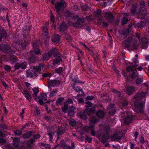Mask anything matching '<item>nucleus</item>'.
Instances as JSON below:
<instances>
[{"label":"nucleus","mask_w":149,"mask_h":149,"mask_svg":"<svg viewBox=\"0 0 149 149\" xmlns=\"http://www.w3.org/2000/svg\"><path fill=\"white\" fill-rule=\"evenodd\" d=\"M97 120L95 119L94 117H93V118L90 119V123L91 124V127H90L86 126L83 130V131L85 132H88L91 131V134L93 136L95 135V133L93 130V128L94 126V125L97 122Z\"/></svg>","instance_id":"nucleus-3"},{"label":"nucleus","mask_w":149,"mask_h":149,"mask_svg":"<svg viewBox=\"0 0 149 149\" xmlns=\"http://www.w3.org/2000/svg\"><path fill=\"white\" fill-rule=\"evenodd\" d=\"M19 141L20 140L19 139L16 138H14L13 141V144L15 148H18V144Z\"/></svg>","instance_id":"nucleus-18"},{"label":"nucleus","mask_w":149,"mask_h":149,"mask_svg":"<svg viewBox=\"0 0 149 149\" xmlns=\"http://www.w3.org/2000/svg\"><path fill=\"white\" fill-rule=\"evenodd\" d=\"M112 138H113L116 139L118 138L117 134H116V136L114 135V136H113L112 137Z\"/></svg>","instance_id":"nucleus-59"},{"label":"nucleus","mask_w":149,"mask_h":149,"mask_svg":"<svg viewBox=\"0 0 149 149\" xmlns=\"http://www.w3.org/2000/svg\"><path fill=\"white\" fill-rule=\"evenodd\" d=\"M128 21V19L126 17H124L122 20L121 23L122 25L125 24Z\"/></svg>","instance_id":"nucleus-32"},{"label":"nucleus","mask_w":149,"mask_h":149,"mask_svg":"<svg viewBox=\"0 0 149 149\" xmlns=\"http://www.w3.org/2000/svg\"><path fill=\"white\" fill-rule=\"evenodd\" d=\"M96 116L100 118H103L104 116V113L102 111H99L96 113Z\"/></svg>","instance_id":"nucleus-19"},{"label":"nucleus","mask_w":149,"mask_h":149,"mask_svg":"<svg viewBox=\"0 0 149 149\" xmlns=\"http://www.w3.org/2000/svg\"><path fill=\"white\" fill-rule=\"evenodd\" d=\"M29 60L31 62H34L36 60V58L35 56L31 55L29 58Z\"/></svg>","instance_id":"nucleus-28"},{"label":"nucleus","mask_w":149,"mask_h":149,"mask_svg":"<svg viewBox=\"0 0 149 149\" xmlns=\"http://www.w3.org/2000/svg\"><path fill=\"white\" fill-rule=\"evenodd\" d=\"M68 104H67V103L65 102L64 103V106L63 108V112L65 113L68 109Z\"/></svg>","instance_id":"nucleus-27"},{"label":"nucleus","mask_w":149,"mask_h":149,"mask_svg":"<svg viewBox=\"0 0 149 149\" xmlns=\"http://www.w3.org/2000/svg\"><path fill=\"white\" fill-rule=\"evenodd\" d=\"M86 104V107L87 108L85 111L80 112L79 115L80 118L83 119H85L87 118L86 113L88 115L94 113L96 107V106L89 102H87Z\"/></svg>","instance_id":"nucleus-1"},{"label":"nucleus","mask_w":149,"mask_h":149,"mask_svg":"<svg viewBox=\"0 0 149 149\" xmlns=\"http://www.w3.org/2000/svg\"><path fill=\"white\" fill-rule=\"evenodd\" d=\"M93 98V96H88L87 97V99L88 100H92Z\"/></svg>","instance_id":"nucleus-52"},{"label":"nucleus","mask_w":149,"mask_h":149,"mask_svg":"<svg viewBox=\"0 0 149 149\" xmlns=\"http://www.w3.org/2000/svg\"><path fill=\"white\" fill-rule=\"evenodd\" d=\"M140 4L141 6H144L145 5V3L143 1H141L140 2Z\"/></svg>","instance_id":"nucleus-57"},{"label":"nucleus","mask_w":149,"mask_h":149,"mask_svg":"<svg viewBox=\"0 0 149 149\" xmlns=\"http://www.w3.org/2000/svg\"><path fill=\"white\" fill-rule=\"evenodd\" d=\"M66 5L63 1H62L60 3H57L55 5V8L56 11L58 13L63 8L66 7Z\"/></svg>","instance_id":"nucleus-7"},{"label":"nucleus","mask_w":149,"mask_h":149,"mask_svg":"<svg viewBox=\"0 0 149 149\" xmlns=\"http://www.w3.org/2000/svg\"><path fill=\"white\" fill-rule=\"evenodd\" d=\"M74 9L76 10H78V7H77V6L76 5H74Z\"/></svg>","instance_id":"nucleus-60"},{"label":"nucleus","mask_w":149,"mask_h":149,"mask_svg":"<svg viewBox=\"0 0 149 149\" xmlns=\"http://www.w3.org/2000/svg\"><path fill=\"white\" fill-rule=\"evenodd\" d=\"M23 94L24 96L28 100L31 97V94L27 90H24Z\"/></svg>","instance_id":"nucleus-23"},{"label":"nucleus","mask_w":149,"mask_h":149,"mask_svg":"<svg viewBox=\"0 0 149 149\" xmlns=\"http://www.w3.org/2000/svg\"><path fill=\"white\" fill-rule=\"evenodd\" d=\"M109 138V136H108L107 134L105 136H103L102 137V139H104L103 141L102 140L103 142H104L106 141Z\"/></svg>","instance_id":"nucleus-31"},{"label":"nucleus","mask_w":149,"mask_h":149,"mask_svg":"<svg viewBox=\"0 0 149 149\" xmlns=\"http://www.w3.org/2000/svg\"><path fill=\"white\" fill-rule=\"evenodd\" d=\"M69 124L72 126H74L76 124V122L74 121L73 120L70 119L69 120Z\"/></svg>","instance_id":"nucleus-30"},{"label":"nucleus","mask_w":149,"mask_h":149,"mask_svg":"<svg viewBox=\"0 0 149 149\" xmlns=\"http://www.w3.org/2000/svg\"><path fill=\"white\" fill-rule=\"evenodd\" d=\"M114 93L118 96H120V93L119 92H118L116 91H114Z\"/></svg>","instance_id":"nucleus-47"},{"label":"nucleus","mask_w":149,"mask_h":149,"mask_svg":"<svg viewBox=\"0 0 149 149\" xmlns=\"http://www.w3.org/2000/svg\"><path fill=\"white\" fill-rule=\"evenodd\" d=\"M63 71V68L61 67H60L56 70V72L59 74H61Z\"/></svg>","instance_id":"nucleus-29"},{"label":"nucleus","mask_w":149,"mask_h":149,"mask_svg":"<svg viewBox=\"0 0 149 149\" xmlns=\"http://www.w3.org/2000/svg\"><path fill=\"white\" fill-rule=\"evenodd\" d=\"M132 66H128L127 67V71L128 72L132 71Z\"/></svg>","instance_id":"nucleus-48"},{"label":"nucleus","mask_w":149,"mask_h":149,"mask_svg":"<svg viewBox=\"0 0 149 149\" xmlns=\"http://www.w3.org/2000/svg\"><path fill=\"white\" fill-rule=\"evenodd\" d=\"M64 132V129L62 127H58V134H62Z\"/></svg>","instance_id":"nucleus-26"},{"label":"nucleus","mask_w":149,"mask_h":149,"mask_svg":"<svg viewBox=\"0 0 149 149\" xmlns=\"http://www.w3.org/2000/svg\"><path fill=\"white\" fill-rule=\"evenodd\" d=\"M137 69L139 71H141L142 69V67L139 66L138 67Z\"/></svg>","instance_id":"nucleus-62"},{"label":"nucleus","mask_w":149,"mask_h":149,"mask_svg":"<svg viewBox=\"0 0 149 149\" xmlns=\"http://www.w3.org/2000/svg\"><path fill=\"white\" fill-rule=\"evenodd\" d=\"M81 45H82L85 48L87 49L88 47L87 46L84 44L83 43H81Z\"/></svg>","instance_id":"nucleus-56"},{"label":"nucleus","mask_w":149,"mask_h":149,"mask_svg":"<svg viewBox=\"0 0 149 149\" xmlns=\"http://www.w3.org/2000/svg\"><path fill=\"white\" fill-rule=\"evenodd\" d=\"M52 41L56 43H58L60 41V37L57 34H55L52 37Z\"/></svg>","instance_id":"nucleus-8"},{"label":"nucleus","mask_w":149,"mask_h":149,"mask_svg":"<svg viewBox=\"0 0 149 149\" xmlns=\"http://www.w3.org/2000/svg\"><path fill=\"white\" fill-rule=\"evenodd\" d=\"M95 13L96 15H99L101 14V11L100 10H98L95 11Z\"/></svg>","instance_id":"nucleus-49"},{"label":"nucleus","mask_w":149,"mask_h":149,"mask_svg":"<svg viewBox=\"0 0 149 149\" xmlns=\"http://www.w3.org/2000/svg\"><path fill=\"white\" fill-rule=\"evenodd\" d=\"M24 111L23 109L22 110V113H20V115L21 116L22 118H23V116H22V115L24 114Z\"/></svg>","instance_id":"nucleus-55"},{"label":"nucleus","mask_w":149,"mask_h":149,"mask_svg":"<svg viewBox=\"0 0 149 149\" xmlns=\"http://www.w3.org/2000/svg\"><path fill=\"white\" fill-rule=\"evenodd\" d=\"M138 135V133L137 132H136L134 134V136L135 138H136Z\"/></svg>","instance_id":"nucleus-58"},{"label":"nucleus","mask_w":149,"mask_h":149,"mask_svg":"<svg viewBox=\"0 0 149 149\" xmlns=\"http://www.w3.org/2000/svg\"><path fill=\"white\" fill-rule=\"evenodd\" d=\"M42 76L47 77L50 76V74L49 73H45L42 74Z\"/></svg>","instance_id":"nucleus-50"},{"label":"nucleus","mask_w":149,"mask_h":149,"mask_svg":"<svg viewBox=\"0 0 149 149\" xmlns=\"http://www.w3.org/2000/svg\"><path fill=\"white\" fill-rule=\"evenodd\" d=\"M31 92L35 99L36 100L37 98V88L36 87L33 88L32 89V91Z\"/></svg>","instance_id":"nucleus-17"},{"label":"nucleus","mask_w":149,"mask_h":149,"mask_svg":"<svg viewBox=\"0 0 149 149\" xmlns=\"http://www.w3.org/2000/svg\"><path fill=\"white\" fill-rule=\"evenodd\" d=\"M132 121V117L128 115H127V117L124 120V123L125 124H129Z\"/></svg>","instance_id":"nucleus-16"},{"label":"nucleus","mask_w":149,"mask_h":149,"mask_svg":"<svg viewBox=\"0 0 149 149\" xmlns=\"http://www.w3.org/2000/svg\"><path fill=\"white\" fill-rule=\"evenodd\" d=\"M4 68L7 71H9L11 70V68L9 66L6 65L4 66Z\"/></svg>","instance_id":"nucleus-40"},{"label":"nucleus","mask_w":149,"mask_h":149,"mask_svg":"<svg viewBox=\"0 0 149 149\" xmlns=\"http://www.w3.org/2000/svg\"><path fill=\"white\" fill-rule=\"evenodd\" d=\"M109 113L111 115H113L114 113V111H113V112H111L109 110Z\"/></svg>","instance_id":"nucleus-63"},{"label":"nucleus","mask_w":149,"mask_h":149,"mask_svg":"<svg viewBox=\"0 0 149 149\" xmlns=\"http://www.w3.org/2000/svg\"><path fill=\"white\" fill-rule=\"evenodd\" d=\"M25 83L27 87H29L31 86V84L27 82H25Z\"/></svg>","instance_id":"nucleus-53"},{"label":"nucleus","mask_w":149,"mask_h":149,"mask_svg":"<svg viewBox=\"0 0 149 149\" xmlns=\"http://www.w3.org/2000/svg\"><path fill=\"white\" fill-rule=\"evenodd\" d=\"M139 26L140 27L143 26L145 25V23L144 22L142 21L140 23H139Z\"/></svg>","instance_id":"nucleus-41"},{"label":"nucleus","mask_w":149,"mask_h":149,"mask_svg":"<svg viewBox=\"0 0 149 149\" xmlns=\"http://www.w3.org/2000/svg\"><path fill=\"white\" fill-rule=\"evenodd\" d=\"M105 17L109 22H111L113 19V16L111 13H107L106 14Z\"/></svg>","instance_id":"nucleus-11"},{"label":"nucleus","mask_w":149,"mask_h":149,"mask_svg":"<svg viewBox=\"0 0 149 149\" xmlns=\"http://www.w3.org/2000/svg\"><path fill=\"white\" fill-rule=\"evenodd\" d=\"M134 91L133 87H129L127 88L126 92L129 95H130Z\"/></svg>","instance_id":"nucleus-20"},{"label":"nucleus","mask_w":149,"mask_h":149,"mask_svg":"<svg viewBox=\"0 0 149 149\" xmlns=\"http://www.w3.org/2000/svg\"><path fill=\"white\" fill-rule=\"evenodd\" d=\"M22 132L21 131H16L14 132L15 134L16 135H20L21 134Z\"/></svg>","instance_id":"nucleus-43"},{"label":"nucleus","mask_w":149,"mask_h":149,"mask_svg":"<svg viewBox=\"0 0 149 149\" xmlns=\"http://www.w3.org/2000/svg\"><path fill=\"white\" fill-rule=\"evenodd\" d=\"M31 134L32 132H27L23 135V137L24 139H27L31 136Z\"/></svg>","instance_id":"nucleus-25"},{"label":"nucleus","mask_w":149,"mask_h":149,"mask_svg":"<svg viewBox=\"0 0 149 149\" xmlns=\"http://www.w3.org/2000/svg\"><path fill=\"white\" fill-rule=\"evenodd\" d=\"M133 61L135 63L134 65V67H137L138 66L137 64L138 63V61L135 58L133 59Z\"/></svg>","instance_id":"nucleus-37"},{"label":"nucleus","mask_w":149,"mask_h":149,"mask_svg":"<svg viewBox=\"0 0 149 149\" xmlns=\"http://www.w3.org/2000/svg\"><path fill=\"white\" fill-rule=\"evenodd\" d=\"M139 101L137 100L134 103V104L136 107H138V109H142L144 107L143 104L141 102H139Z\"/></svg>","instance_id":"nucleus-12"},{"label":"nucleus","mask_w":149,"mask_h":149,"mask_svg":"<svg viewBox=\"0 0 149 149\" xmlns=\"http://www.w3.org/2000/svg\"><path fill=\"white\" fill-rule=\"evenodd\" d=\"M15 68L16 69H18L20 68V64L16 63L15 65Z\"/></svg>","instance_id":"nucleus-45"},{"label":"nucleus","mask_w":149,"mask_h":149,"mask_svg":"<svg viewBox=\"0 0 149 149\" xmlns=\"http://www.w3.org/2000/svg\"><path fill=\"white\" fill-rule=\"evenodd\" d=\"M63 98H59L56 101V103L57 104H60L63 101Z\"/></svg>","instance_id":"nucleus-38"},{"label":"nucleus","mask_w":149,"mask_h":149,"mask_svg":"<svg viewBox=\"0 0 149 149\" xmlns=\"http://www.w3.org/2000/svg\"><path fill=\"white\" fill-rule=\"evenodd\" d=\"M78 101L79 103H81L84 102V100L82 98H80L78 100Z\"/></svg>","instance_id":"nucleus-54"},{"label":"nucleus","mask_w":149,"mask_h":149,"mask_svg":"<svg viewBox=\"0 0 149 149\" xmlns=\"http://www.w3.org/2000/svg\"><path fill=\"white\" fill-rule=\"evenodd\" d=\"M71 14L72 13L69 11H68L66 12V14H65V15L68 17H72Z\"/></svg>","instance_id":"nucleus-36"},{"label":"nucleus","mask_w":149,"mask_h":149,"mask_svg":"<svg viewBox=\"0 0 149 149\" xmlns=\"http://www.w3.org/2000/svg\"><path fill=\"white\" fill-rule=\"evenodd\" d=\"M58 53V52L56 49L52 48L50 50L47 54H45L42 56L41 60L42 61L47 60L50 58L52 54H57Z\"/></svg>","instance_id":"nucleus-2"},{"label":"nucleus","mask_w":149,"mask_h":149,"mask_svg":"<svg viewBox=\"0 0 149 149\" xmlns=\"http://www.w3.org/2000/svg\"><path fill=\"white\" fill-rule=\"evenodd\" d=\"M103 26H108V24L106 22H103Z\"/></svg>","instance_id":"nucleus-61"},{"label":"nucleus","mask_w":149,"mask_h":149,"mask_svg":"<svg viewBox=\"0 0 149 149\" xmlns=\"http://www.w3.org/2000/svg\"><path fill=\"white\" fill-rule=\"evenodd\" d=\"M6 142L5 139L1 138L0 139V145H2V144L5 143Z\"/></svg>","instance_id":"nucleus-39"},{"label":"nucleus","mask_w":149,"mask_h":149,"mask_svg":"<svg viewBox=\"0 0 149 149\" xmlns=\"http://www.w3.org/2000/svg\"><path fill=\"white\" fill-rule=\"evenodd\" d=\"M84 18L79 19L77 22L74 24V26L76 27H81L82 26V25L84 22Z\"/></svg>","instance_id":"nucleus-9"},{"label":"nucleus","mask_w":149,"mask_h":149,"mask_svg":"<svg viewBox=\"0 0 149 149\" xmlns=\"http://www.w3.org/2000/svg\"><path fill=\"white\" fill-rule=\"evenodd\" d=\"M0 49L3 52L6 53L12 54L13 52V51L10 49V47L6 45L1 44L0 46Z\"/></svg>","instance_id":"nucleus-4"},{"label":"nucleus","mask_w":149,"mask_h":149,"mask_svg":"<svg viewBox=\"0 0 149 149\" xmlns=\"http://www.w3.org/2000/svg\"><path fill=\"white\" fill-rule=\"evenodd\" d=\"M63 149H74V145L73 143H72L71 146H68L67 145H64L63 146Z\"/></svg>","instance_id":"nucleus-24"},{"label":"nucleus","mask_w":149,"mask_h":149,"mask_svg":"<svg viewBox=\"0 0 149 149\" xmlns=\"http://www.w3.org/2000/svg\"><path fill=\"white\" fill-rule=\"evenodd\" d=\"M142 79L141 78L137 79L136 81V83L137 85H139L142 82Z\"/></svg>","instance_id":"nucleus-33"},{"label":"nucleus","mask_w":149,"mask_h":149,"mask_svg":"<svg viewBox=\"0 0 149 149\" xmlns=\"http://www.w3.org/2000/svg\"><path fill=\"white\" fill-rule=\"evenodd\" d=\"M50 20L51 22L52 23V24L53 25V26L54 27V28H55V18L54 17V15L52 12H51V14L50 16Z\"/></svg>","instance_id":"nucleus-22"},{"label":"nucleus","mask_w":149,"mask_h":149,"mask_svg":"<svg viewBox=\"0 0 149 149\" xmlns=\"http://www.w3.org/2000/svg\"><path fill=\"white\" fill-rule=\"evenodd\" d=\"M139 141L141 143L144 142V141L143 138L141 137L139 139Z\"/></svg>","instance_id":"nucleus-51"},{"label":"nucleus","mask_w":149,"mask_h":149,"mask_svg":"<svg viewBox=\"0 0 149 149\" xmlns=\"http://www.w3.org/2000/svg\"><path fill=\"white\" fill-rule=\"evenodd\" d=\"M66 102L67 104H68H68H69L72 103L73 102H72V100L71 99H69L67 100V102Z\"/></svg>","instance_id":"nucleus-44"},{"label":"nucleus","mask_w":149,"mask_h":149,"mask_svg":"<svg viewBox=\"0 0 149 149\" xmlns=\"http://www.w3.org/2000/svg\"><path fill=\"white\" fill-rule=\"evenodd\" d=\"M29 141L30 142V143H32L34 142L35 141L34 139H31Z\"/></svg>","instance_id":"nucleus-64"},{"label":"nucleus","mask_w":149,"mask_h":149,"mask_svg":"<svg viewBox=\"0 0 149 149\" xmlns=\"http://www.w3.org/2000/svg\"><path fill=\"white\" fill-rule=\"evenodd\" d=\"M39 68H38V72L40 71L43 68V66L41 64H39Z\"/></svg>","instance_id":"nucleus-42"},{"label":"nucleus","mask_w":149,"mask_h":149,"mask_svg":"<svg viewBox=\"0 0 149 149\" xmlns=\"http://www.w3.org/2000/svg\"><path fill=\"white\" fill-rule=\"evenodd\" d=\"M26 63L25 62H23L20 64V68H26Z\"/></svg>","instance_id":"nucleus-34"},{"label":"nucleus","mask_w":149,"mask_h":149,"mask_svg":"<svg viewBox=\"0 0 149 149\" xmlns=\"http://www.w3.org/2000/svg\"><path fill=\"white\" fill-rule=\"evenodd\" d=\"M57 92V91L56 90H54L52 91L51 92L49 95V96L50 97H52L53 96L55 95V94H56Z\"/></svg>","instance_id":"nucleus-35"},{"label":"nucleus","mask_w":149,"mask_h":149,"mask_svg":"<svg viewBox=\"0 0 149 149\" xmlns=\"http://www.w3.org/2000/svg\"><path fill=\"white\" fill-rule=\"evenodd\" d=\"M47 26L48 24H47L45 26L42 27V35L44 36H46L47 35Z\"/></svg>","instance_id":"nucleus-13"},{"label":"nucleus","mask_w":149,"mask_h":149,"mask_svg":"<svg viewBox=\"0 0 149 149\" xmlns=\"http://www.w3.org/2000/svg\"><path fill=\"white\" fill-rule=\"evenodd\" d=\"M61 61L60 57H58L55 60H51L49 63V65L52 68H55L57 65L58 64L59 62Z\"/></svg>","instance_id":"nucleus-6"},{"label":"nucleus","mask_w":149,"mask_h":149,"mask_svg":"<svg viewBox=\"0 0 149 149\" xmlns=\"http://www.w3.org/2000/svg\"><path fill=\"white\" fill-rule=\"evenodd\" d=\"M75 107L73 106L70 107L68 113L69 116L71 117L74 115V110L75 109Z\"/></svg>","instance_id":"nucleus-15"},{"label":"nucleus","mask_w":149,"mask_h":149,"mask_svg":"<svg viewBox=\"0 0 149 149\" xmlns=\"http://www.w3.org/2000/svg\"><path fill=\"white\" fill-rule=\"evenodd\" d=\"M49 83L50 85L55 86H58L60 82L59 81L56 80H52L49 81Z\"/></svg>","instance_id":"nucleus-14"},{"label":"nucleus","mask_w":149,"mask_h":149,"mask_svg":"<svg viewBox=\"0 0 149 149\" xmlns=\"http://www.w3.org/2000/svg\"><path fill=\"white\" fill-rule=\"evenodd\" d=\"M33 68L34 71H31L29 70L27 72L26 74L27 77H32L35 76L36 75L37 71V66H34Z\"/></svg>","instance_id":"nucleus-5"},{"label":"nucleus","mask_w":149,"mask_h":149,"mask_svg":"<svg viewBox=\"0 0 149 149\" xmlns=\"http://www.w3.org/2000/svg\"><path fill=\"white\" fill-rule=\"evenodd\" d=\"M59 29L61 32L64 31L67 29L66 24L65 23H63L59 27Z\"/></svg>","instance_id":"nucleus-21"},{"label":"nucleus","mask_w":149,"mask_h":149,"mask_svg":"<svg viewBox=\"0 0 149 149\" xmlns=\"http://www.w3.org/2000/svg\"><path fill=\"white\" fill-rule=\"evenodd\" d=\"M42 97V100L39 99V102L40 104L42 105L44 104V102H43V101H45V102H46L45 101L47 100V95L45 93H42L41 95Z\"/></svg>","instance_id":"nucleus-10"},{"label":"nucleus","mask_w":149,"mask_h":149,"mask_svg":"<svg viewBox=\"0 0 149 149\" xmlns=\"http://www.w3.org/2000/svg\"><path fill=\"white\" fill-rule=\"evenodd\" d=\"M142 42L144 43H146L148 42V40L146 38H144L142 40Z\"/></svg>","instance_id":"nucleus-46"}]
</instances>
